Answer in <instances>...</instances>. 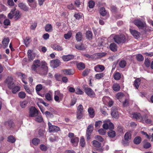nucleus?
<instances>
[{"mask_svg": "<svg viewBox=\"0 0 153 153\" xmlns=\"http://www.w3.org/2000/svg\"><path fill=\"white\" fill-rule=\"evenodd\" d=\"M40 66L41 69L43 70V72L41 73V74L42 75L46 74L48 72V68L47 63L45 62H41L39 60H34L31 68L33 70L36 71L37 68Z\"/></svg>", "mask_w": 153, "mask_h": 153, "instance_id": "nucleus-1", "label": "nucleus"}, {"mask_svg": "<svg viewBox=\"0 0 153 153\" xmlns=\"http://www.w3.org/2000/svg\"><path fill=\"white\" fill-rule=\"evenodd\" d=\"M16 8L14 7L12 9L8 15V18L11 19L13 17L15 20H17L21 17V15L20 12L19 10H16L15 11Z\"/></svg>", "mask_w": 153, "mask_h": 153, "instance_id": "nucleus-2", "label": "nucleus"}, {"mask_svg": "<svg viewBox=\"0 0 153 153\" xmlns=\"http://www.w3.org/2000/svg\"><path fill=\"white\" fill-rule=\"evenodd\" d=\"M143 117L142 118V122L143 123H145L148 124H150L152 125H153V122L150 119H148L149 116L150 115V113L146 109L143 111Z\"/></svg>", "mask_w": 153, "mask_h": 153, "instance_id": "nucleus-3", "label": "nucleus"}, {"mask_svg": "<svg viewBox=\"0 0 153 153\" xmlns=\"http://www.w3.org/2000/svg\"><path fill=\"white\" fill-rule=\"evenodd\" d=\"M114 41L118 44L124 43L126 41V38L123 35H116L114 36Z\"/></svg>", "mask_w": 153, "mask_h": 153, "instance_id": "nucleus-4", "label": "nucleus"}, {"mask_svg": "<svg viewBox=\"0 0 153 153\" xmlns=\"http://www.w3.org/2000/svg\"><path fill=\"white\" fill-rule=\"evenodd\" d=\"M39 114L38 110L34 107H31L29 109V116L31 117H35Z\"/></svg>", "mask_w": 153, "mask_h": 153, "instance_id": "nucleus-5", "label": "nucleus"}, {"mask_svg": "<svg viewBox=\"0 0 153 153\" xmlns=\"http://www.w3.org/2000/svg\"><path fill=\"white\" fill-rule=\"evenodd\" d=\"M134 23L139 29H142L146 26L145 22L142 21L140 19L135 20L134 21Z\"/></svg>", "mask_w": 153, "mask_h": 153, "instance_id": "nucleus-6", "label": "nucleus"}, {"mask_svg": "<svg viewBox=\"0 0 153 153\" xmlns=\"http://www.w3.org/2000/svg\"><path fill=\"white\" fill-rule=\"evenodd\" d=\"M5 82L10 89L12 88L15 85L13 81V78L11 77H8L5 80Z\"/></svg>", "mask_w": 153, "mask_h": 153, "instance_id": "nucleus-7", "label": "nucleus"}, {"mask_svg": "<svg viewBox=\"0 0 153 153\" xmlns=\"http://www.w3.org/2000/svg\"><path fill=\"white\" fill-rule=\"evenodd\" d=\"M84 91L85 94L90 97H94L95 96L94 91L90 88H85Z\"/></svg>", "mask_w": 153, "mask_h": 153, "instance_id": "nucleus-8", "label": "nucleus"}, {"mask_svg": "<svg viewBox=\"0 0 153 153\" xmlns=\"http://www.w3.org/2000/svg\"><path fill=\"white\" fill-rule=\"evenodd\" d=\"M48 125L49 132H56L60 130V128L58 127L52 125L51 123L49 122H48Z\"/></svg>", "mask_w": 153, "mask_h": 153, "instance_id": "nucleus-9", "label": "nucleus"}, {"mask_svg": "<svg viewBox=\"0 0 153 153\" xmlns=\"http://www.w3.org/2000/svg\"><path fill=\"white\" fill-rule=\"evenodd\" d=\"M93 127L92 125H90L88 127L86 131V136L87 140L90 139V136L93 131Z\"/></svg>", "mask_w": 153, "mask_h": 153, "instance_id": "nucleus-10", "label": "nucleus"}, {"mask_svg": "<svg viewBox=\"0 0 153 153\" xmlns=\"http://www.w3.org/2000/svg\"><path fill=\"white\" fill-rule=\"evenodd\" d=\"M142 112L143 113L142 116L141 115V114L140 113H134L132 114V117L133 118L136 119L137 120L142 122V118L143 117V111H142Z\"/></svg>", "mask_w": 153, "mask_h": 153, "instance_id": "nucleus-11", "label": "nucleus"}, {"mask_svg": "<svg viewBox=\"0 0 153 153\" xmlns=\"http://www.w3.org/2000/svg\"><path fill=\"white\" fill-rule=\"evenodd\" d=\"M111 114L113 117L117 118L119 117L118 109L116 107H113L111 109Z\"/></svg>", "mask_w": 153, "mask_h": 153, "instance_id": "nucleus-12", "label": "nucleus"}, {"mask_svg": "<svg viewBox=\"0 0 153 153\" xmlns=\"http://www.w3.org/2000/svg\"><path fill=\"white\" fill-rule=\"evenodd\" d=\"M50 64L51 66L53 68H56L60 65V61L58 59L52 60L50 61Z\"/></svg>", "mask_w": 153, "mask_h": 153, "instance_id": "nucleus-13", "label": "nucleus"}, {"mask_svg": "<svg viewBox=\"0 0 153 153\" xmlns=\"http://www.w3.org/2000/svg\"><path fill=\"white\" fill-rule=\"evenodd\" d=\"M105 69V67L102 65H98L94 67V69L95 71L98 72H101L103 71Z\"/></svg>", "mask_w": 153, "mask_h": 153, "instance_id": "nucleus-14", "label": "nucleus"}, {"mask_svg": "<svg viewBox=\"0 0 153 153\" xmlns=\"http://www.w3.org/2000/svg\"><path fill=\"white\" fill-rule=\"evenodd\" d=\"M27 56L29 61H31L33 60L35 55V53L31 50H29L27 51Z\"/></svg>", "mask_w": 153, "mask_h": 153, "instance_id": "nucleus-15", "label": "nucleus"}, {"mask_svg": "<svg viewBox=\"0 0 153 153\" xmlns=\"http://www.w3.org/2000/svg\"><path fill=\"white\" fill-rule=\"evenodd\" d=\"M131 34L136 39H138L140 37V33L137 30H134L130 29Z\"/></svg>", "mask_w": 153, "mask_h": 153, "instance_id": "nucleus-16", "label": "nucleus"}, {"mask_svg": "<svg viewBox=\"0 0 153 153\" xmlns=\"http://www.w3.org/2000/svg\"><path fill=\"white\" fill-rule=\"evenodd\" d=\"M74 57L72 55L69 54L67 55H64L62 56V59L65 61H68L73 59Z\"/></svg>", "mask_w": 153, "mask_h": 153, "instance_id": "nucleus-17", "label": "nucleus"}, {"mask_svg": "<svg viewBox=\"0 0 153 153\" xmlns=\"http://www.w3.org/2000/svg\"><path fill=\"white\" fill-rule=\"evenodd\" d=\"M131 138V131L126 132L125 134L124 138L125 140L129 141Z\"/></svg>", "mask_w": 153, "mask_h": 153, "instance_id": "nucleus-18", "label": "nucleus"}, {"mask_svg": "<svg viewBox=\"0 0 153 153\" xmlns=\"http://www.w3.org/2000/svg\"><path fill=\"white\" fill-rule=\"evenodd\" d=\"M19 7L21 9L25 11H27L29 10V7H27L25 4L23 3H20L18 4Z\"/></svg>", "mask_w": 153, "mask_h": 153, "instance_id": "nucleus-19", "label": "nucleus"}, {"mask_svg": "<svg viewBox=\"0 0 153 153\" xmlns=\"http://www.w3.org/2000/svg\"><path fill=\"white\" fill-rule=\"evenodd\" d=\"M79 141V138L77 137H74L71 139V142L74 146H76L78 145Z\"/></svg>", "mask_w": 153, "mask_h": 153, "instance_id": "nucleus-20", "label": "nucleus"}, {"mask_svg": "<svg viewBox=\"0 0 153 153\" xmlns=\"http://www.w3.org/2000/svg\"><path fill=\"white\" fill-rule=\"evenodd\" d=\"M106 53L105 52L100 53H96L94 54V59H97L101 58L105 56L106 55Z\"/></svg>", "mask_w": 153, "mask_h": 153, "instance_id": "nucleus-21", "label": "nucleus"}, {"mask_svg": "<svg viewBox=\"0 0 153 153\" xmlns=\"http://www.w3.org/2000/svg\"><path fill=\"white\" fill-rule=\"evenodd\" d=\"M88 111L90 117L91 118H93L94 117L95 114L93 108L91 107H89L88 108Z\"/></svg>", "mask_w": 153, "mask_h": 153, "instance_id": "nucleus-22", "label": "nucleus"}, {"mask_svg": "<svg viewBox=\"0 0 153 153\" xmlns=\"http://www.w3.org/2000/svg\"><path fill=\"white\" fill-rule=\"evenodd\" d=\"M9 42V39L8 38H4L3 39L2 42L4 48L8 46Z\"/></svg>", "mask_w": 153, "mask_h": 153, "instance_id": "nucleus-23", "label": "nucleus"}, {"mask_svg": "<svg viewBox=\"0 0 153 153\" xmlns=\"http://www.w3.org/2000/svg\"><path fill=\"white\" fill-rule=\"evenodd\" d=\"M82 35L80 32H78L76 35V40L78 42L81 41L82 39Z\"/></svg>", "mask_w": 153, "mask_h": 153, "instance_id": "nucleus-24", "label": "nucleus"}, {"mask_svg": "<svg viewBox=\"0 0 153 153\" xmlns=\"http://www.w3.org/2000/svg\"><path fill=\"white\" fill-rule=\"evenodd\" d=\"M51 47L56 51H61L63 50L61 46L56 44L52 45Z\"/></svg>", "mask_w": 153, "mask_h": 153, "instance_id": "nucleus-25", "label": "nucleus"}, {"mask_svg": "<svg viewBox=\"0 0 153 153\" xmlns=\"http://www.w3.org/2000/svg\"><path fill=\"white\" fill-rule=\"evenodd\" d=\"M109 48L110 50L113 51H115L117 50V46L114 43L111 44L110 45Z\"/></svg>", "mask_w": 153, "mask_h": 153, "instance_id": "nucleus-26", "label": "nucleus"}, {"mask_svg": "<svg viewBox=\"0 0 153 153\" xmlns=\"http://www.w3.org/2000/svg\"><path fill=\"white\" fill-rule=\"evenodd\" d=\"M11 89H12V93L15 94L20 90V88L19 86H16L15 85L14 86H13Z\"/></svg>", "mask_w": 153, "mask_h": 153, "instance_id": "nucleus-27", "label": "nucleus"}, {"mask_svg": "<svg viewBox=\"0 0 153 153\" xmlns=\"http://www.w3.org/2000/svg\"><path fill=\"white\" fill-rule=\"evenodd\" d=\"M116 98L121 102L122 101L121 99H122L125 98V97L122 93L120 92L117 94Z\"/></svg>", "mask_w": 153, "mask_h": 153, "instance_id": "nucleus-28", "label": "nucleus"}, {"mask_svg": "<svg viewBox=\"0 0 153 153\" xmlns=\"http://www.w3.org/2000/svg\"><path fill=\"white\" fill-rule=\"evenodd\" d=\"M113 90L115 91H117L120 89V86L119 84L115 83L113 84L112 86Z\"/></svg>", "mask_w": 153, "mask_h": 153, "instance_id": "nucleus-29", "label": "nucleus"}, {"mask_svg": "<svg viewBox=\"0 0 153 153\" xmlns=\"http://www.w3.org/2000/svg\"><path fill=\"white\" fill-rule=\"evenodd\" d=\"M77 67L79 70H82L85 68V66L84 64L82 62H80L77 64Z\"/></svg>", "mask_w": 153, "mask_h": 153, "instance_id": "nucleus-30", "label": "nucleus"}, {"mask_svg": "<svg viewBox=\"0 0 153 153\" xmlns=\"http://www.w3.org/2000/svg\"><path fill=\"white\" fill-rule=\"evenodd\" d=\"M63 72L65 74L71 75L73 74L74 71L71 69H65L63 70Z\"/></svg>", "mask_w": 153, "mask_h": 153, "instance_id": "nucleus-31", "label": "nucleus"}, {"mask_svg": "<svg viewBox=\"0 0 153 153\" xmlns=\"http://www.w3.org/2000/svg\"><path fill=\"white\" fill-rule=\"evenodd\" d=\"M92 32L88 30L86 33V36L87 39L89 40H91L92 38Z\"/></svg>", "mask_w": 153, "mask_h": 153, "instance_id": "nucleus-32", "label": "nucleus"}, {"mask_svg": "<svg viewBox=\"0 0 153 153\" xmlns=\"http://www.w3.org/2000/svg\"><path fill=\"white\" fill-rule=\"evenodd\" d=\"M140 79L139 78H137L135 80L134 84L136 88H138L140 84Z\"/></svg>", "mask_w": 153, "mask_h": 153, "instance_id": "nucleus-33", "label": "nucleus"}, {"mask_svg": "<svg viewBox=\"0 0 153 153\" xmlns=\"http://www.w3.org/2000/svg\"><path fill=\"white\" fill-rule=\"evenodd\" d=\"M52 27L51 24H47L45 27V30L48 32H50L52 31Z\"/></svg>", "mask_w": 153, "mask_h": 153, "instance_id": "nucleus-34", "label": "nucleus"}, {"mask_svg": "<svg viewBox=\"0 0 153 153\" xmlns=\"http://www.w3.org/2000/svg\"><path fill=\"white\" fill-rule=\"evenodd\" d=\"M105 76V74L102 73H98L95 75V77L97 79H100L103 77Z\"/></svg>", "mask_w": 153, "mask_h": 153, "instance_id": "nucleus-35", "label": "nucleus"}, {"mask_svg": "<svg viewBox=\"0 0 153 153\" xmlns=\"http://www.w3.org/2000/svg\"><path fill=\"white\" fill-rule=\"evenodd\" d=\"M141 141V138L139 136H137L134 139V142L135 144H139Z\"/></svg>", "mask_w": 153, "mask_h": 153, "instance_id": "nucleus-36", "label": "nucleus"}, {"mask_svg": "<svg viewBox=\"0 0 153 153\" xmlns=\"http://www.w3.org/2000/svg\"><path fill=\"white\" fill-rule=\"evenodd\" d=\"M100 14L103 16H104L107 13L106 11L103 7L101 8L100 10Z\"/></svg>", "mask_w": 153, "mask_h": 153, "instance_id": "nucleus-37", "label": "nucleus"}, {"mask_svg": "<svg viewBox=\"0 0 153 153\" xmlns=\"http://www.w3.org/2000/svg\"><path fill=\"white\" fill-rule=\"evenodd\" d=\"M121 74L119 72L115 73L114 75V77L116 80H119L121 78Z\"/></svg>", "mask_w": 153, "mask_h": 153, "instance_id": "nucleus-38", "label": "nucleus"}, {"mask_svg": "<svg viewBox=\"0 0 153 153\" xmlns=\"http://www.w3.org/2000/svg\"><path fill=\"white\" fill-rule=\"evenodd\" d=\"M39 140L37 138H34L32 140V143L34 145H37L40 143Z\"/></svg>", "mask_w": 153, "mask_h": 153, "instance_id": "nucleus-39", "label": "nucleus"}, {"mask_svg": "<svg viewBox=\"0 0 153 153\" xmlns=\"http://www.w3.org/2000/svg\"><path fill=\"white\" fill-rule=\"evenodd\" d=\"M108 135L109 137L113 138L116 135V133L114 131L111 130L108 133Z\"/></svg>", "mask_w": 153, "mask_h": 153, "instance_id": "nucleus-40", "label": "nucleus"}, {"mask_svg": "<svg viewBox=\"0 0 153 153\" xmlns=\"http://www.w3.org/2000/svg\"><path fill=\"white\" fill-rule=\"evenodd\" d=\"M46 117L47 118H52L53 117V114L48 111H46L45 113Z\"/></svg>", "mask_w": 153, "mask_h": 153, "instance_id": "nucleus-41", "label": "nucleus"}, {"mask_svg": "<svg viewBox=\"0 0 153 153\" xmlns=\"http://www.w3.org/2000/svg\"><path fill=\"white\" fill-rule=\"evenodd\" d=\"M93 145L95 147L99 148L101 146V143L97 140H94L93 141Z\"/></svg>", "mask_w": 153, "mask_h": 153, "instance_id": "nucleus-42", "label": "nucleus"}, {"mask_svg": "<svg viewBox=\"0 0 153 153\" xmlns=\"http://www.w3.org/2000/svg\"><path fill=\"white\" fill-rule=\"evenodd\" d=\"M7 140L9 142L13 143L15 142L16 139L13 136L10 135L8 137Z\"/></svg>", "mask_w": 153, "mask_h": 153, "instance_id": "nucleus-43", "label": "nucleus"}, {"mask_svg": "<svg viewBox=\"0 0 153 153\" xmlns=\"http://www.w3.org/2000/svg\"><path fill=\"white\" fill-rule=\"evenodd\" d=\"M126 64V61L124 60H121L119 62V65L120 66L121 68H124Z\"/></svg>", "mask_w": 153, "mask_h": 153, "instance_id": "nucleus-44", "label": "nucleus"}, {"mask_svg": "<svg viewBox=\"0 0 153 153\" xmlns=\"http://www.w3.org/2000/svg\"><path fill=\"white\" fill-rule=\"evenodd\" d=\"M111 99L108 97L105 96L102 98V100L105 104H107V103L109 102Z\"/></svg>", "mask_w": 153, "mask_h": 153, "instance_id": "nucleus-45", "label": "nucleus"}, {"mask_svg": "<svg viewBox=\"0 0 153 153\" xmlns=\"http://www.w3.org/2000/svg\"><path fill=\"white\" fill-rule=\"evenodd\" d=\"M19 97L21 99H24L26 96L25 93L23 91H21L18 93Z\"/></svg>", "mask_w": 153, "mask_h": 153, "instance_id": "nucleus-46", "label": "nucleus"}, {"mask_svg": "<svg viewBox=\"0 0 153 153\" xmlns=\"http://www.w3.org/2000/svg\"><path fill=\"white\" fill-rule=\"evenodd\" d=\"M72 32L71 31H69L68 33L65 34L64 35V37L66 39H68L71 36Z\"/></svg>", "mask_w": 153, "mask_h": 153, "instance_id": "nucleus-47", "label": "nucleus"}, {"mask_svg": "<svg viewBox=\"0 0 153 153\" xmlns=\"http://www.w3.org/2000/svg\"><path fill=\"white\" fill-rule=\"evenodd\" d=\"M54 95L59 96L60 99H62L63 97V94L61 93L59 91H55Z\"/></svg>", "mask_w": 153, "mask_h": 153, "instance_id": "nucleus-48", "label": "nucleus"}, {"mask_svg": "<svg viewBox=\"0 0 153 153\" xmlns=\"http://www.w3.org/2000/svg\"><path fill=\"white\" fill-rule=\"evenodd\" d=\"M80 144L81 146L82 147H84L85 145V140L84 137H81L80 141Z\"/></svg>", "mask_w": 153, "mask_h": 153, "instance_id": "nucleus-49", "label": "nucleus"}, {"mask_svg": "<svg viewBox=\"0 0 153 153\" xmlns=\"http://www.w3.org/2000/svg\"><path fill=\"white\" fill-rule=\"evenodd\" d=\"M35 120L38 122H41L43 120V119L42 116L40 115H38L37 116L35 117Z\"/></svg>", "mask_w": 153, "mask_h": 153, "instance_id": "nucleus-50", "label": "nucleus"}, {"mask_svg": "<svg viewBox=\"0 0 153 153\" xmlns=\"http://www.w3.org/2000/svg\"><path fill=\"white\" fill-rule=\"evenodd\" d=\"M83 112H82L77 111L76 117L78 119H80L83 117Z\"/></svg>", "mask_w": 153, "mask_h": 153, "instance_id": "nucleus-51", "label": "nucleus"}, {"mask_svg": "<svg viewBox=\"0 0 153 153\" xmlns=\"http://www.w3.org/2000/svg\"><path fill=\"white\" fill-rule=\"evenodd\" d=\"M137 59L139 61H143L144 59L143 56L140 54H138L136 56Z\"/></svg>", "mask_w": 153, "mask_h": 153, "instance_id": "nucleus-52", "label": "nucleus"}, {"mask_svg": "<svg viewBox=\"0 0 153 153\" xmlns=\"http://www.w3.org/2000/svg\"><path fill=\"white\" fill-rule=\"evenodd\" d=\"M88 4L89 7L90 8H92L94 7L95 3L93 1L91 0L89 1Z\"/></svg>", "mask_w": 153, "mask_h": 153, "instance_id": "nucleus-53", "label": "nucleus"}, {"mask_svg": "<svg viewBox=\"0 0 153 153\" xmlns=\"http://www.w3.org/2000/svg\"><path fill=\"white\" fill-rule=\"evenodd\" d=\"M27 104V102L26 101H24L20 102V105L21 107L22 108H25Z\"/></svg>", "mask_w": 153, "mask_h": 153, "instance_id": "nucleus-54", "label": "nucleus"}, {"mask_svg": "<svg viewBox=\"0 0 153 153\" xmlns=\"http://www.w3.org/2000/svg\"><path fill=\"white\" fill-rule=\"evenodd\" d=\"M102 122L101 120L96 122L95 124V127L97 128H99L100 126L102 125Z\"/></svg>", "mask_w": 153, "mask_h": 153, "instance_id": "nucleus-55", "label": "nucleus"}, {"mask_svg": "<svg viewBox=\"0 0 153 153\" xmlns=\"http://www.w3.org/2000/svg\"><path fill=\"white\" fill-rule=\"evenodd\" d=\"M42 88V86L41 84L37 85L36 87V90L37 92L41 90Z\"/></svg>", "mask_w": 153, "mask_h": 153, "instance_id": "nucleus-56", "label": "nucleus"}, {"mask_svg": "<svg viewBox=\"0 0 153 153\" xmlns=\"http://www.w3.org/2000/svg\"><path fill=\"white\" fill-rule=\"evenodd\" d=\"M77 111L83 112L84 109L82 105L80 104L78 106Z\"/></svg>", "mask_w": 153, "mask_h": 153, "instance_id": "nucleus-57", "label": "nucleus"}, {"mask_svg": "<svg viewBox=\"0 0 153 153\" xmlns=\"http://www.w3.org/2000/svg\"><path fill=\"white\" fill-rule=\"evenodd\" d=\"M144 63L146 67H149L150 65V60L148 59H146Z\"/></svg>", "mask_w": 153, "mask_h": 153, "instance_id": "nucleus-58", "label": "nucleus"}, {"mask_svg": "<svg viewBox=\"0 0 153 153\" xmlns=\"http://www.w3.org/2000/svg\"><path fill=\"white\" fill-rule=\"evenodd\" d=\"M76 93L78 94H82L84 92L79 88H77L76 89Z\"/></svg>", "mask_w": 153, "mask_h": 153, "instance_id": "nucleus-59", "label": "nucleus"}, {"mask_svg": "<svg viewBox=\"0 0 153 153\" xmlns=\"http://www.w3.org/2000/svg\"><path fill=\"white\" fill-rule=\"evenodd\" d=\"M90 70L88 69H86L82 73V75L83 76H87L89 74Z\"/></svg>", "mask_w": 153, "mask_h": 153, "instance_id": "nucleus-60", "label": "nucleus"}, {"mask_svg": "<svg viewBox=\"0 0 153 153\" xmlns=\"http://www.w3.org/2000/svg\"><path fill=\"white\" fill-rule=\"evenodd\" d=\"M25 44L26 46H28L30 43V38L29 37H26L24 40Z\"/></svg>", "mask_w": 153, "mask_h": 153, "instance_id": "nucleus-61", "label": "nucleus"}, {"mask_svg": "<svg viewBox=\"0 0 153 153\" xmlns=\"http://www.w3.org/2000/svg\"><path fill=\"white\" fill-rule=\"evenodd\" d=\"M82 16V14L81 13H78L76 14H75L74 16L76 18V19H79Z\"/></svg>", "mask_w": 153, "mask_h": 153, "instance_id": "nucleus-62", "label": "nucleus"}, {"mask_svg": "<svg viewBox=\"0 0 153 153\" xmlns=\"http://www.w3.org/2000/svg\"><path fill=\"white\" fill-rule=\"evenodd\" d=\"M45 97L47 100L48 101H50L52 100L51 96L49 93L46 94L45 95Z\"/></svg>", "mask_w": 153, "mask_h": 153, "instance_id": "nucleus-63", "label": "nucleus"}, {"mask_svg": "<svg viewBox=\"0 0 153 153\" xmlns=\"http://www.w3.org/2000/svg\"><path fill=\"white\" fill-rule=\"evenodd\" d=\"M40 148L42 151H45L47 149L46 146L44 144H41L40 145Z\"/></svg>", "mask_w": 153, "mask_h": 153, "instance_id": "nucleus-64", "label": "nucleus"}]
</instances>
